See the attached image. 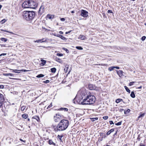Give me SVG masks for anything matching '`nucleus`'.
Masks as SVG:
<instances>
[{"mask_svg":"<svg viewBox=\"0 0 146 146\" xmlns=\"http://www.w3.org/2000/svg\"><path fill=\"white\" fill-rule=\"evenodd\" d=\"M69 125V121L66 119L61 120L56 126H53V128L56 132L66 130Z\"/></svg>","mask_w":146,"mask_h":146,"instance_id":"f257e3e1","label":"nucleus"},{"mask_svg":"<svg viewBox=\"0 0 146 146\" xmlns=\"http://www.w3.org/2000/svg\"><path fill=\"white\" fill-rule=\"evenodd\" d=\"M96 100L95 97L93 95L89 94L81 102L82 105H90L94 104Z\"/></svg>","mask_w":146,"mask_h":146,"instance_id":"f03ea898","label":"nucleus"},{"mask_svg":"<svg viewBox=\"0 0 146 146\" xmlns=\"http://www.w3.org/2000/svg\"><path fill=\"white\" fill-rule=\"evenodd\" d=\"M35 13L33 11H25L23 13V16L25 19L28 21L32 20L35 16Z\"/></svg>","mask_w":146,"mask_h":146,"instance_id":"7ed1b4c3","label":"nucleus"},{"mask_svg":"<svg viewBox=\"0 0 146 146\" xmlns=\"http://www.w3.org/2000/svg\"><path fill=\"white\" fill-rule=\"evenodd\" d=\"M29 8H36L37 5V3L35 1L32 0H29Z\"/></svg>","mask_w":146,"mask_h":146,"instance_id":"20e7f679","label":"nucleus"},{"mask_svg":"<svg viewBox=\"0 0 146 146\" xmlns=\"http://www.w3.org/2000/svg\"><path fill=\"white\" fill-rule=\"evenodd\" d=\"M29 0L24 1L22 4V7L24 8H29Z\"/></svg>","mask_w":146,"mask_h":146,"instance_id":"39448f33","label":"nucleus"},{"mask_svg":"<svg viewBox=\"0 0 146 146\" xmlns=\"http://www.w3.org/2000/svg\"><path fill=\"white\" fill-rule=\"evenodd\" d=\"M62 119V116L59 114H56L54 117V120L56 122L60 121Z\"/></svg>","mask_w":146,"mask_h":146,"instance_id":"423d86ee","label":"nucleus"},{"mask_svg":"<svg viewBox=\"0 0 146 146\" xmlns=\"http://www.w3.org/2000/svg\"><path fill=\"white\" fill-rule=\"evenodd\" d=\"M81 15L84 17H87L88 16V12L86 10H82L81 11Z\"/></svg>","mask_w":146,"mask_h":146,"instance_id":"0eeeda50","label":"nucleus"},{"mask_svg":"<svg viewBox=\"0 0 146 146\" xmlns=\"http://www.w3.org/2000/svg\"><path fill=\"white\" fill-rule=\"evenodd\" d=\"M83 91L82 92L81 95L82 96V99L83 100L85 98H86V97L89 94H88L86 91L85 89H83L82 90Z\"/></svg>","mask_w":146,"mask_h":146,"instance_id":"6e6552de","label":"nucleus"},{"mask_svg":"<svg viewBox=\"0 0 146 146\" xmlns=\"http://www.w3.org/2000/svg\"><path fill=\"white\" fill-rule=\"evenodd\" d=\"M88 88L89 89L91 90H98V88H96L94 85L92 84H89Z\"/></svg>","mask_w":146,"mask_h":146,"instance_id":"1a4fd4ad","label":"nucleus"},{"mask_svg":"<svg viewBox=\"0 0 146 146\" xmlns=\"http://www.w3.org/2000/svg\"><path fill=\"white\" fill-rule=\"evenodd\" d=\"M53 35H54V36H56L58 37H60L63 40H66L67 39L65 37H64L62 35L57 34L56 33H54V34H53Z\"/></svg>","mask_w":146,"mask_h":146,"instance_id":"9d476101","label":"nucleus"},{"mask_svg":"<svg viewBox=\"0 0 146 146\" xmlns=\"http://www.w3.org/2000/svg\"><path fill=\"white\" fill-rule=\"evenodd\" d=\"M117 73L118 75L120 77H121L123 76V72L121 70L117 71Z\"/></svg>","mask_w":146,"mask_h":146,"instance_id":"9b49d317","label":"nucleus"},{"mask_svg":"<svg viewBox=\"0 0 146 146\" xmlns=\"http://www.w3.org/2000/svg\"><path fill=\"white\" fill-rule=\"evenodd\" d=\"M4 100L3 95L0 93V101L2 102Z\"/></svg>","mask_w":146,"mask_h":146,"instance_id":"f8f14e48","label":"nucleus"},{"mask_svg":"<svg viewBox=\"0 0 146 146\" xmlns=\"http://www.w3.org/2000/svg\"><path fill=\"white\" fill-rule=\"evenodd\" d=\"M48 143L50 145H53L54 146L56 145V143L54 142L51 139H49V140Z\"/></svg>","mask_w":146,"mask_h":146,"instance_id":"ddd939ff","label":"nucleus"},{"mask_svg":"<svg viewBox=\"0 0 146 146\" xmlns=\"http://www.w3.org/2000/svg\"><path fill=\"white\" fill-rule=\"evenodd\" d=\"M44 6L42 5H41L39 9V11L40 12H41V13L43 12L44 11Z\"/></svg>","mask_w":146,"mask_h":146,"instance_id":"4468645a","label":"nucleus"},{"mask_svg":"<svg viewBox=\"0 0 146 146\" xmlns=\"http://www.w3.org/2000/svg\"><path fill=\"white\" fill-rule=\"evenodd\" d=\"M13 70L12 72L15 73H20L21 71H22L21 70Z\"/></svg>","mask_w":146,"mask_h":146,"instance_id":"2eb2a0df","label":"nucleus"},{"mask_svg":"<svg viewBox=\"0 0 146 146\" xmlns=\"http://www.w3.org/2000/svg\"><path fill=\"white\" fill-rule=\"evenodd\" d=\"M68 66L67 65H66L65 66V68L64 69V70L65 72L66 73L68 71Z\"/></svg>","mask_w":146,"mask_h":146,"instance_id":"dca6fc26","label":"nucleus"},{"mask_svg":"<svg viewBox=\"0 0 146 146\" xmlns=\"http://www.w3.org/2000/svg\"><path fill=\"white\" fill-rule=\"evenodd\" d=\"M47 18L49 19H53L54 17V15H48L47 16Z\"/></svg>","mask_w":146,"mask_h":146,"instance_id":"f3484780","label":"nucleus"},{"mask_svg":"<svg viewBox=\"0 0 146 146\" xmlns=\"http://www.w3.org/2000/svg\"><path fill=\"white\" fill-rule=\"evenodd\" d=\"M114 131V130L113 129H111L110 130V131H108L107 133V135H109L111 133V132H113Z\"/></svg>","mask_w":146,"mask_h":146,"instance_id":"a211bd4d","label":"nucleus"},{"mask_svg":"<svg viewBox=\"0 0 146 146\" xmlns=\"http://www.w3.org/2000/svg\"><path fill=\"white\" fill-rule=\"evenodd\" d=\"M132 98H135V95L134 94V92L132 91L130 94Z\"/></svg>","mask_w":146,"mask_h":146,"instance_id":"6ab92c4d","label":"nucleus"},{"mask_svg":"<svg viewBox=\"0 0 146 146\" xmlns=\"http://www.w3.org/2000/svg\"><path fill=\"white\" fill-rule=\"evenodd\" d=\"M78 38L82 40H84L86 38V37L84 36L81 35Z\"/></svg>","mask_w":146,"mask_h":146,"instance_id":"aec40b11","label":"nucleus"},{"mask_svg":"<svg viewBox=\"0 0 146 146\" xmlns=\"http://www.w3.org/2000/svg\"><path fill=\"white\" fill-rule=\"evenodd\" d=\"M145 113H143L141 114V115H140L139 117H138L137 120L139 119L140 118H142V117H144V116H145Z\"/></svg>","mask_w":146,"mask_h":146,"instance_id":"412c9836","label":"nucleus"},{"mask_svg":"<svg viewBox=\"0 0 146 146\" xmlns=\"http://www.w3.org/2000/svg\"><path fill=\"white\" fill-rule=\"evenodd\" d=\"M41 61H42V63H41V64H42V66L45 65L46 63V60L42 59L41 60Z\"/></svg>","mask_w":146,"mask_h":146,"instance_id":"4be33fe9","label":"nucleus"},{"mask_svg":"<svg viewBox=\"0 0 146 146\" xmlns=\"http://www.w3.org/2000/svg\"><path fill=\"white\" fill-rule=\"evenodd\" d=\"M124 88L126 91L128 92L129 93H130V90L127 87V86H124Z\"/></svg>","mask_w":146,"mask_h":146,"instance_id":"5701e85b","label":"nucleus"},{"mask_svg":"<svg viewBox=\"0 0 146 146\" xmlns=\"http://www.w3.org/2000/svg\"><path fill=\"white\" fill-rule=\"evenodd\" d=\"M56 70V69L55 68H53L51 69V71L52 72L55 73Z\"/></svg>","mask_w":146,"mask_h":146,"instance_id":"b1692460","label":"nucleus"},{"mask_svg":"<svg viewBox=\"0 0 146 146\" xmlns=\"http://www.w3.org/2000/svg\"><path fill=\"white\" fill-rule=\"evenodd\" d=\"M28 117V115L27 114H24L22 115L23 118L26 119Z\"/></svg>","mask_w":146,"mask_h":146,"instance_id":"393cba45","label":"nucleus"},{"mask_svg":"<svg viewBox=\"0 0 146 146\" xmlns=\"http://www.w3.org/2000/svg\"><path fill=\"white\" fill-rule=\"evenodd\" d=\"M0 39L2 41H4L5 42H6L7 40V38H0Z\"/></svg>","mask_w":146,"mask_h":146,"instance_id":"a878e982","label":"nucleus"},{"mask_svg":"<svg viewBox=\"0 0 146 146\" xmlns=\"http://www.w3.org/2000/svg\"><path fill=\"white\" fill-rule=\"evenodd\" d=\"M34 119H35L38 121H39L40 120L39 117L37 116H35L34 117Z\"/></svg>","mask_w":146,"mask_h":146,"instance_id":"bb28decb","label":"nucleus"},{"mask_svg":"<svg viewBox=\"0 0 146 146\" xmlns=\"http://www.w3.org/2000/svg\"><path fill=\"white\" fill-rule=\"evenodd\" d=\"M44 76V75L42 74H40L36 76V77L37 78H40L43 77Z\"/></svg>","mask_w":146,"mask_h":146,"instance_id":"cd10ccee","label":"nucleus"},{"mask_svg":"<svg viewBox=\"0 0 146 146\" xmlns=\"http://www.w3.org/2000/svg\"><path fill=\"white\" fill-rule=\"evenodd\" d=\"M1 30L2 31L6 32L7 33H10V34H13V33H12V32H10V31H7L5 30H3V29H1Z\"/></svg>","mask_w":146,"mask_h":146,"instance_id":"c85d7f7f","label":"nucleus"},{"mask_svg":"<svg viewBox=\"0 0 146 146\" xmlns=\"http://www.w3.org/2000/svg\"><path fill=\"white\" fill-rule=\"evenodd\" d=\"M136 82H131L129 84V86H131L133 85L134 83H135Z\"/></svg>","mask_w":146,"mask_h":146,"instance_id":"c756f323","label":"nucleus"},{"mask_svg":"<svg viewBox=\"0 0 146 146\" xmlns=\"http://www.w3.org/2000/svg\"><path fill=\"white\" fill-rule=\"evenodd\" d=\"M114 68V66L110 67L108 68V70L110 71H111L113 70Z\"/></svg>","mask_w":146,"mask_h":146,"instance_id":"7c9ffc66","label":"nucleus"},{"mask_svg":"<svg viewBox=\"0 0 146 146\" xmlns=\"http://www.w3.org/2000/svg\"><path fill=\"white\" fill-rule=\"evenodd\" d=\"M91 120L92 121H95L96 120H97L98 119V117H95V118H91Z\"/></svg>","mask_w":146,"mask_h":146,"instance_id":"2f4dec72","label":"nucleus"},{"mask_svg":"<svg viewBox=\"0 0 146 146\" xmlns=\"http://www.w3.org/2000/svg\"><path fill=\"white\" fill-rule=\"evenodd\" d=\"M61 110H64L65 111H67L68 110V109L66 108H61L60 109Z\"/></svg>","mask_w":146,"mask_h":146,"instance_id":"473e14b6","label":"nucleus"},{"mask_svg":"<svg viewBox=\"0 0 146 146\" xmlns=\"http://www.w3.org/2000/svg\"><path fill=\"white\" fill-rule=\"evenodd\" d=\"M6 21V20L5 19H4L2 20L1 21L0 23L1 24H3Z\"/></svg>","mask_w":146,"mask_h":146,"instance_id":"72a5a7b5","label":"nucleus"},{"mask_svg":"<svg viewBox=\"0 0 146 146\" xmlns=\"http://www.w3.org/2000/svg\"><path fill=\"white\" fill-rule=\"evenodd\" d=\"M130 111V110L129 109H128L126 111H124V113L125 114H126L127 113L129 112Z\"/></svg>","mask_w":146,"mask_h":146,"instance_id":"f704fd0d","label":"nucleus"},{"mask_svg":"<svg viewBox=\"0 0 146 146\" xmlns=\"http://www.w3.org/2000/svg\"><path fill=\"white\" fill-rule=\"evenodd\" d=\"M76 48L77 49L80 50H82L83 49V48L81 46H76Z\"/></svg>","mask_w":146,"mask_h":146,"instance_id":"c9c22d12","label":"nucleus"},{"mask_svg":"<svg viewBox=\"0 0 146 146\" xmlns=\"http://www.w3.org/2000/svg\"><path fill=\"white\" fill-rule=\"evenodd\" d=\"M42 40H41V39H40V40H35L34 41V42H42Z\"/></svg>","mask_w":146,"mask_h":146,"instance_id":"e433bc0d","label":"nucleus"},{"mask_svg":"<svg viewBox=\"0 0 146 146\" xmlns=\"http://www.w3.org/2000/svg\"><path fill=\"white\" fill-rule=\"evenodd\" d=\"M63 49L65 50L67 53H68L69 52V51L67 49L65 48H63Z\"/></svg>","mask_w":146,"mask_h":146,"instance_id":"4c0bfd02","label":"nucleus"},{"mask_svg":"<svg viewBox=\"0 0 146 146\" xmlns=\"http://www.w3.org/2000/svg\"><path fill=\"white\" fill-rule=\"evenodd\" d=\"M62 136H61L60 135H58L57 137L58 139H59L60 140H61V138L62 137Z\"/></svg>","mask_w":146,"mask_h":146,"instance_id":"58836bf2","label":"nucleus"},{"mask_svg":"<svg viewBox=\"0 0 146 146\" xmlns=\"http://www.w3.org/2000/svg\"><path fill=\"white\" fill-rule=\"evenodd\" d=\"M56 55L58 56H63V54H62L57 53L56 54Z\"/></svg>","mask_w":146,"mask_h":146,"instance_id":"ea45409f","label":"nucleus"},{"mask_svg":"<svg viewBox=\"0 0 146 146\" xmlns=\"http://www.w3.org/2000/svg\"><path fill=\"white\" fill-rule=\"evenodd\" d=\"M121 122H119L117 123H115V125H121Z\"/></svg>","mask_w":146,"mask_h":146,"instance_id":"a19ab883","label":"nucleus"},{"mask_svg":"<svg viewBox=\"0 0 146 146\" xmlns=\"http://www.w3.org/2000/svg\"><path fill=\"white\" fill-rule=\"evenodd\" d=\"M25 106H22L21 108V110L22 111H24V110H25Z\"/></svg>","mask_w":146,"mask_h":146,"instance_id":"79ce46f5","label":"nucleus"},{"mask_svg":"<svg viewBox=\"0 0 146 146\" xmlns=\"http://www.w3.org/2000/svg\"><path fill=\"white\" fill-rule=\"evenodd\" d=\"M115 102L117 103H119L120 102V99L119 98V99H116V100Z\"/></svg>","mask_w":146,"mask_h":146,"instance_id":"37998d69","label":"nucleus"},{"mask_svg":"<svg viewBox=\"0 0 146 146\" xmlns=\"http://www.w3.org/2000/svg\"><path fill=\"white\" fill-rule=\"evenodd\" d=\"M146 38V37L145 36H142L141 38V40L143 41Z\"/></svg>","mask_w":146,"mask_h":146,"instance_id":"c03bdc74","label":"nucleus"},{"mask_svg":"<svg viewBox=\"0 0 146 146\" xmlns=\"http://www.w3.org/2000/svg\"><path fill=\"white\" fill-rule=\"evenodd\" d=\"M41 40H42L41 41L42 42H44L46 41V39L44 38H42V39H41Z\"/></svg>","mask_w":146,"mask_h":146,"instance_id":"a18cd8bd","label":"nucleus"},{"mask_svg":"<svg viewBox=\"0 0 146 146\" xmlns=\"http://www.w3.org/2000/svg\"><path fill=\"white\" fill-rule=\"evenodd\" d=\"M49 82V80H47L44 82L45 83H48Z\"/></svg>","mask_w":146,"mask_h":146,"instance_id":"49530a36","label":"nucleus"},{"mask_svg":"<svg viewBox=\"0 0 146 146\" xmlns=\"http://www.w3.org/2000/svg\"><path fill=\"white\" fill-rule=\"evenodd\" d=\"M103 118L104 119H107L108 118V117L107 116H104L103 117Z\"/></svg>","mask_w":146,"mask_h":146,"instance_id":"de8ad7c7","label":"nucleus"},{"mask_svg":"<svg viewBox=\"0 0 146 146\" xmlns=\"http://www.w3.org/2000/svg\"><path fill=\"white\" fill-rule=\"evenodd\" d=\"M52 103H51V104L49 105L48 106V107L47 108V109H48V108L51 107H52Z\"/></svg>","mask_w":146,"mask_h":146,"instance_id":"09e8293b","label":"nucleus"},{"mask_svg":"<svg viewBox=\"0 0 146 146\" xmlns=\"http://www.w3.org/2000/svg\"><path fill=\"white\" fill-rule=\"evenodd\" d=\"M9 73H4L3 74V75L5 76H9Z\"/></svg>","mask_w":146,"mask_h":146,"instance_id":"8fccbe9b","label":"nucleus"},{"mask_svg":"<svg viewBox=\"0 0 146 146\" xmlns=\"http://www.w3.org/2000/svg\"><path fill=\"white\" fill-rule=\"evenodd\" d=\"M2 102L0 101V108H2Z\"/></svg>","mask_w":146,"mask_h":146,"instance_id":"3c124183","label":"nucleus"},{"mask_svg":"<svg viewBox=\"0 0 146 146\" xmlns=\"http://www.w3.org/2000/svg\"><path fill=\"white\" fill-rule=\"evenodd\" d=\"M7 54L6 53H3L1 54L0 55V56H5Z\"/></svg>","mask_w":146,"mask_h":146,"instance_id":"603ef678","label":"nucleus"},{"mask_svg":"<svg viewBox=\"0 0 146 146\" xmlns=\"http://www.w3.org/2000/svg\"><path fill=\"white\" fill-rule=\"evenodd\" d=\"M60 20L62 21H64L65 20V19L64 18H62L60 19Z\"/></svg>","mask_w":146,"mask_h":146,"instance_id":"864d4df0","label":"nucleus"},{"mask_svg":"<svg viewBox=\"0 0 146 146\" xmlns=\"http://www.w3.org/2000/svg\"><path fill=\"white\" fill-rule=\"evenodd\" d=\"M109 122L111 125L114 124L113 122L112 121H110Z\"/></svg>","mask_w":146,"mask_h":146,"instance_id":"5fc2aeb1","label":"nucleus"},{"mask_svg":"<svg viewBox=\"0 0 146 146\" xmlns=\"http://www.w3.org/2000/svg\"><path fill=\"white\" fill-rule=\"evenodd\" d=\"M4 88V86L3 85H0V88L2 89Z\"/></svg>","mask_w":146,"mask_h":146,"instance_id":"6e6d98bb","label":"nucleus"},{"mask_svg":"<svg viewBox=\"0 0 146 146\" xmlns=\"http://www.w3.org/2000/svg\"><path fill=\"white\" fill-rule=\"evenodd\" d=\"M71 31H68V32H66V33H65V34H67L68 33H70L71 32Z\"/></svg>","mask_w":146,"mask_h":146,"instance_id":"4d7b16f0","label":"nucleus"},{"mask_svg":"<svg viewBox=\"0 0 146 146\" xmlns=\"http://www.w3.org/2000/svg\"><path fill=\"white\" fill-rule=\"evenodd\" d=\"M9 76H13L14 74H11V73H9Z\"/></svg>","mask_w":146,"mask_h":146,"instance_id":"13d9d810","label":"nucleus"},{"mask_svg":"<svg viewBox=\"0 0 146 146\" xmlns=\"http://www.w3.org/2000/svg\"><path fill=\"white\" fill-rule=\"evenodd\" d=\"M108 13H112V11L110 10H108Z\"/></svg>","mask_w":146,"mask_h":146,"instance_id":"bf43d9fd","label":"nucleus"},{"mask_svg":"<svg viewBox=\"0 0 146 146\" xmlns=\"http://www.w3.org/2000/svg\"><path fill=\"white\" fill-rule=\"evenodd\" d=\"M19 140L20 141H23V142L25 143L26 142L25 140L23 141L21 139H20Z\"/></svg>","mask_w":146,"mask_h":146,"instance_id":"052dcab7","label":"nucleus"},{"mask_svg":"<svg viewBox=\"0 0 146 146\" xmlns=\"http://www.w3.org/2000/svg\"><path fill=\"white\" fill-rule=\"evenodd\" d=\"M114 67H115L114 68H116L117 69H119V68L118 67H117V66H114Z\"/></svg>","mask_w":146,"mask_h":146,"instance_id":"680f3d73","label":"nucleus"},{"mask_svg":"<svg viewBox=\"0 0 146 146\" xmlns=\"http://www.w3.org/2000/svg\"><path fill=\"white\" fill-rule=\"evenodd\" d=\"M59 33H60V34H62L63 33V32H62V31H59Z\"/></svg>","mask_w":146,"mask_h":146,"instance_id":"e2e57ef3","label":"nucleus"},{"mask_svg":"<svg viewBox=\"0 0 146 146\" xmlns=\"http://www.w3.org/2000/svg\"><path fill=\"white\" fill-rule=\"evenodd\" d=\"M142 86H141L140 87H138L137 88L138 89H141L142 88Z\"/></svg>","mask_w":146,"mask_h":146,"instance_id":"0e129e2a","label":"nucleus"},{"mask_svg":"<svg viewBox=\"0 0 146 146\" xmlns=\"http://www.w3.org/2000/svg\"><path fill=\"white\" fill-rule=\"evenodd\" d=\"M56 60H60V59L59 58H57V57H56Z\"/></svg>","mask_w":146,"mask_h":146,"instance_id":"69168bd1","label":"nucleus"},{"mask_svg":"<svg viewBox=\"0 0 146 146\" xmlns=\"http://www.w3.org/2000/svg\"><path fill=\"white\" fill-rule=\"evenodd\" d=\"M120 102L121 101L123 102V100L122 99H120Z\"/></svg>","mask_w":146,"mask_h":146,"instance_id":"338daca9","label":"nucleus"},{"mask_svg":"<svg viewBox=\"0 0 146 146\" xmlns=\"http://www.w3.org/2000/svg\"><path fill=\"white\" fill-rule=\"evenodd\" d=\"M2 7V5H0V10L1 9Z\"/></svg>","mask_w":146,"mask_h":146,"instance_id":"774afa93","label":"nucleus"}]
</instances>
